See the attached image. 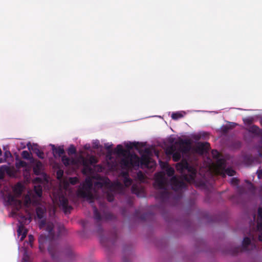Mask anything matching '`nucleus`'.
<instances>
[{
	"label": "nucleus",
	"instance_id": "nucleus-31",
	"mask_svg": "<svg viewBox=\"0 0 262 262\" xmlns=\"http://www.w3.org/2000/svg\"><path fill=\"white\" fill-rule=\"evenodd\" d=\"M166 174L168 177H173L174 173V170L171 167H167L166 170Z\"/></svg>",
	"mask_w": 262,
	"mask_h": 262
},
{
	"label": "nucleus",
	"instance_id": "nucleus-54",
	"mask_svg": "<svg viewBox=\"0 0 262 262\" xmlns=\"http://www.w3.org/2000/svg\"><path fill=\"white\" fill-rule=\"evenodd\" d=\"M258 240L262 242V233L259 234L258 235Z\"/></svg>",
	"mask_w": 262,
	"mask_h": 262
},
{
	"label": "nucleus",
	"instance_id": "nucleus-22",
	"mask_svg": "<svg viewBox=\"0 0 262 262\" xmlns=\"http://www.w3.org/2000/svg\"><path fill=\"white\" fill-rule=\"evenodd\" d=\"M52 146L53 153L54 156L55 154H57L59 156H61L64 153V150L62 147L59 146L58 147H56L54 145H52Z\"/></svg>",
	"mask_w": 262,
	"mask_h": 262
},
{
	"label": "nucleus",
	"instance_id": "nucleus-11",
	"mask_svg": "<svg viewBox=\"0 0 262 262\" xmlns=\"http://www.w3.org/2000/svg\"><path fill=\"white\" fill-rule=\"evenodd\" d=\"M170 183L171 188L175 191L181 190L186 186L185 182L180 181L176 176H173L171 178Z\"/></svg>",
	"mask_w": 262,
	"mask_h": 262
},
{
	"label": "nucleus",
	"instance_id": "nucleus-36",
	"mask_svg": "<svg viewBox=\"0 0 262 262\" xmlns=\"http://www.w3.org/2000/svg\"><path fill=\"white\" fill-rule=\"evenodd\" d=\"M112 146L113 145H110L108 143L105 144L104 147L105 149L108 151V154L111 155L112 154Z\"/></svg>",
	"mask_w": 262,
	"mask_h": 262
},
{
	"label": "nucleus",
	"instance_id": "nucleus-53",
	"mask_svg": "<svg viewBox=\"0 0 262 262\" xmlns=\"http://www.w3.org/2000/svg\"><path fill=\"white\" fill-rule=\"evenodd\" d=\"M4 177V171L0 170V179H3Z\"/></svg>",
	"mask_w": 262,
	"mask_h": 262
},
{
	"label": "nucleus",
	"instance_id": "nucleus-64",
	"mask_svg": "<svg viewBox=\"0 0 262 262\" xmlns=\"http://www.w3.org/2000/svg\"><path fill=\"white\" fill-rule=\"evenodd\" d=\"M2 154V151L1 149L0 148V156H1Z\"/></svg>",
	"mask_w": 262,
	"mask_h": 262
},
{
	"label": "nucleus",
	"instance_id": "nucleus-24",
	"mask_svg": "<svg viewBox=\"0 0 262 262\" xmlns=\"http://www.w3.org/2000/svg\"><path fill=\"white\" fill-rule=\"evenodd\" d=\"M123 183L126 187H129L132 184V180L128 177L127 173H124Z\"/></svg>",
	"mask_w": 262,
	"mask_h": 262
},
{
	"label": "nucleus",
	"instance_id": "nucleus-27",
	"mask_svg": "<svg viewBox=\"0 0 262 262\" xmlns=\"http://www.w3.org/2000/svg\"><path fill=\"white\" fill-rule=\"evenodd\" d=\"M61 161L63 164L66 166L70 165L72 163L71 159L66 156H63L62 157Z\"/></svg>",
	"mask_w": 262,
	"mask_h": 262
},
{
	"label": "nucleus",
	"instance_id": "nucleus-28",
	"mask_svg": "<svg viewBox=\"0 0 262 262\" xmlns=\"http://www.w3.org/2000/svg\"><path fill=\"white\" fill-rule=\"evenodd\" d=\"M212 155L213 159H216V162L219 160L222 159L220 158L221 154L217 150H212Z\"/></svg>",
	"mask_w": 262,
	"mask_h": 262
},
{
	"label": "nucleus",
	"instance_id": "nucleus-38",
	"mask_svg": "<svg viewBox=\"0 0 262 262\" xmlns=\"http://www.w3.org/2000/svg\"><path fill=\"white\" fill-rule=\"evenodd\" d=\"M106 198L108 202H112L114 200V196L111 192H108L106 194Z\"/></svg>",
	"mask_w": 262,
	"mask_h": 262
},
{
	"label": "nucleus",
	"instance_id": "nucleus-5",
	"mask_svg": "<svg viewBox=\"0 0 262 262\" xmlns=\"http://www.w3.org/2000/svg\"><path fill=\"white\" fill-rule=\"evenodd\" d=\"M226 160L221 159L216 161L215 164V170L217 174L222 177H226V174L229 176H233L235 174V171L231 168H226Z\"/></svg>",
	"mask_w": 262,
	"mask_h": 262
},
{
	"label": "nucleus",
	"instance_id": "nucleus-14",
	"mask_svg": "<svg viewBox=\"0 0 262 262\" xmlns=\"http://www.w3.org/2000/svg\"><path fill=\"white\" fill-rule=\"evenodd\" d=\"M169 192L165 189L162 191H160L156 194V198L159 199L161 202H166L169 198Z\"/></svg>",
	"mask_w": 262,
	"mask_h": 262
},
{
	"label": "nucleus",
	"instance_id": "nucleus-62",
	"mask_svg": "<svg viewBox=\"0 0 262 262\" xmlns=\"http://www.w3.org/2000/svg\"><path fill=\"white\" fill-rule=\"evenodd\" d=\"M250 184H251V187H252V189H253V190H254V188L253 185L251 183H250Z\"/></svg>",
	"mask_w": 262,
	"mask_h": 262
},
{
	"label": "nucleus",
	"instance_id": "nucleus-45",
	"mask_svg": "<svg viewBox=\"0 0 262 262\" xmlns=\"http://www.w3.org/2000/svg\"><path fill=\"white\" fill-rule=\"evenodd\" d=\"M175 148L173 146H171L169 148L168 150L167 151V154L168 155H172L175 151Z\"/></svg>",
	"mask_w": 262,
	"mask_h": 262
},
{
	"label": "nucleus",
	"instance_id": "nucleus-21",
	"mask_svg": "<svg viewBox=\"0 0 262 262\" xmlns=\"http://www.w3.org/2000/svg\"><path fill=\"white\" fill-rule=\"evenodd\" d=\"M258 217L257 228L258 230L262 231V207H259L258 209Z\"/></svg>",
	"mask_w": 262,
	"mask_h": 262
},
{
	"label": "nucleus",
	"instance_id": "nucleus-42",
	"mask_svg": "<svg viewBox=\"0 0 262 262\" xmlns=\"http://www.w3.org/2000/svg\"><path fill=\"white\" fill-rule=\"evenodd\" d=\"M238 180L235 178H232L231 179V181H230V183L232 185H237L238 184Z\"/></svg>",
	"mask_w": 262,
	"mask_h": 262
},
{
	"label": "nucleus",
	"instance_id": "nucleus-47",
	"mask_svg": "<svg viewBox=\"0 0 262 262\" xmlns=\"http://www.w3.org/2000/svg\"><path fill=\"white\" fill-rule=\"evenodd\" d=\"M257 174L258 179L262 178V169H258L257 171Z\"/></svg>",
	"mask_w": 262,
	"mask_h": 262
},
{
	"label": "nucleus",
	"instance_id": "nucleus-60",
	"mask_svg": "<svg viewBox=\"0 0 262 262\" xmlns=\"http://www.w3.org/2000/svg\"><path fill=\"white\" fill-rule=\"evenodd\" d=\"M4 160L2 158H0V164L4 162Z\"/></svg>",
	"mask_w": 262,
	"mask_h": 262
},
{
	"label": "nucleus",
	"instance_id": "nucleus-57",
	"mask_svg": "<svg viewBox=\"0 0 262 262\" xmlns=\"http://www.w3.org/2000/svg\"><path fill=\"white\" fill-rule=\"evenodd\" d=\"M45 224V221H42L41 222V223L40 225V227H41L42 225H44Z\"/></svg>",
	"mask_w": 262,
	"mask_h": 262
},
{
	"label": "nucleus",
	"instance_id": "nucleus-16",
	"mask_svg": "<svg viewBox=\"0 0 262 262\" xmlns=\"http://www.w3.org/2000/svg\"><path fill=\"white\" fill-rule=\"evenodd\" d=\"M114 152L118 155H122L123 156V158L126 157L128 153H130L129 151L127 152L126 150H125L122 145L119 144L117 145L116 147L114 149Z\"/></svg>",
	"mask_w": 262,
	"mask_h": 262
},
{
	"label": "nucleus",
	"instance_id": "nucleus-8",
	"mask_svg": "<svg viewBox=\"0 0 262 262\" xmlns=\"http://www.w3.org/2000/svg\"><path fill=\"white\" fill-rule=\"evenodd\" d=\"M31 221V218L30 216H25L24 215H23L21 217L19 220L20 225L18 226L17 229L18 234L19 235H21V237L20 238L21 240H23L26 237L27 234V230L26 229H25L23 224H28L29 223H30Z\"/></svg>",
	"mask_w": 262,
	"mask_h": 262
},
{
	"label": "nucleus",
	"instance_id": "nucleus-32",
	"mask_svg": "<svg viewBox=\"0 0 262 262\" xmlns=\"http://www.w3.org/2000/svg\"><path fill=\"white\" fill-rule=\"evenodd\" d=\"M244 123L246 125H251L253 122L252 117H247L243 119Z\"/></svg>",
	"mask_w": 262,
	"mask_h": 262
},
{
	"label": "nucleus",
	"instance_id": "nucleus-41",
	"mask_svg": "<svg viewBox=\"0 0 262 262\" xmlns=\"http://www.w3.org/2000/svg\"><path fill=\"white\" fill-rule=\"evenodd\" d=\"M258 154L259 157H262V140L261 141L260 145L257 147Z\"/></svg>",
	"mask_w": 262,
	"mask_h": 262
},
{
	"label": "nucleus",
	"instance_id": "nucleus-49",
	"mask_svg": "<svg viewBox=\"0 0 262 262\" xmlns=\"http://www.w3.org/2000/svg\"><path fill=\"white\" fill-rule=\"evenodd\" d=\"M28 237H29V242L30 243V244L31 245L32 243L33 242L34 239V237L32 235H29Z\"/></svg>",
	"mask_w": 262,
	"mask_h": 262
},
{
	"label": "nucleus",
	"instance_id": "nucleus-18",
	"mask_svg": "<svg viewBox=\"0 0 262 262\" xmlns=\"http://www.w3.org/2000/svg\"><path fill=\"white\" fill-rule=\"evenodd\" d=\"M8 202L10 204L16 205L17 206V208H20L21 206V202L20 200H18L16 198L11 194H9L8 196Z\"/></svg>",
	"mask_w": 262,
	"mask_h": 262
},
{
	"label": "nucleus",
	"instance_id": "nucleus-56",
	"mask_svg": "<svg viewBox=\"0 0 262 262\" xmlns=\"http://www.w3.org/2000/svg\"><path fill=\"white\" fill-rule=\"evenodd\" d=\"M147 215V214H144L141 216V219L142 220H145V217Z\"/></svg>",
	"mask_w": 262,
	"mask_h": 262
},
{
	"label": "nucleus",
	"instance_id": "nucleus-40",
	"mask_svg": "<svg viewBox=\"0 0 262 262\" xmlns=\"http://www.w3.org/2000/svg\"><path fill=\"white\" fill-rule=\"evenodd\" d=\"M104 218L106 220H111L114 218V215L111 213H107L104 215Z\"/></svg>",
	"mask_w": 262,
	"mask_h": 262
},
{
	"label": "nucleus",
	"instance_id": "nucleus-39",
	"mask_svg": "<svg viewBox=\"0 0 262 262\" xmlns=\"http://www.w3.org/2000/svg\"><path fill=\"white\" fill-rule=\"evenodd\" d=\"M137 177L139 180H140V181H142L144 179L145 176L142 171H139L137 173Z\"/></svg>",
	"mask_w": 262,
	"mask_h": 262
},
{
	"label": "nucleus",
	"instance_id": "nucleus-20",
	"mask_svg": "<svg viewBox=\"0 0 262 262\" xmlns=\"http://www.w3.org/2000/svg\"><path fill=\"white\" fill-rule=\"evenodd\" d=\"M156 183L158 187L161 189H165L166 182L163 176L160 178H158L156 180Z\"/></svg>",
	"mask_w": 262,
	"mask_h": 262
},
{
	"label": "nucleus",
	"instance_id": "nucleus-7",
	"mask_svg": "<svg viewBox=\"0 0 262 262\" xmlns=\"http://www.w3.org/2000/svg\"><path fill=\"white\" fill-rule=\"evenodd\" d=\"M79 161L83 166V172L85 173L87 170H91V165L97 163V160L94 156H90L89 158H85L83 156H80Z\"/></svg>",
	"mask_w": 262,
	"mask_h": 262
},
{
	"label": "nucleus",
	"instance_id": "nucleus-26",
	"mask_svg": "<svg viewBox=\"0 0 262 262\" xmlns=\"http://www.w3.org/2000/svg\"><path fill=\"white\" fill-rule=\"evenodd\" d=\"M28 164L27 163L23 160H19L15 163V166L17 168L26 167Z\"/></svg>",
	"mask_w": 262,
	"mask_h": 262
},
{
	"label": "nucleus",
	"instance_id": "nucleus-3",
	"mask_svg": "<svg viewBox=\"0 0 262 262\" xmlns=\"http://www.w3.org/2000/svg\"><path fill=\"white\" fill-rule=\"evenodd\" d=\"M176 167L178 171L183 174L184 179L187 182H192L195 180L196 169L194 166L189 165L186 160L183 159L180 162L178 163Z\"/></svg>",
	"mask_w": 262,
	"mask_h": 262
},
{
	"label": "nucleus",
	"instance_id": "nucleus-46",
	"mask_svg": "<svg viewBox=\"0 0 262 262\" xmlns=\"http://www.w3.org/2000/svg\"><path fill=\"white\" fill-rule=\"evenodd\" d=\"M65 231V228L63 227H59L58 236L62 235Z\"/></svg>",
	"mask_w": 262,
	"mask_h": 262
},
{
	"label": "nucleus",
	"instance_id": "nucleus-13",
	"mask_svg": "<svg viewBox=\"0 0 262 262\" xmlns=\"http://www.w3.org/2000/svg\"><path fill=\"white\" fill-rule=\"evenodd\" d=\"M210 148V144L208 142H199L196 145V151L200 154L207 152Z\"/></svg>",
	"mask_w": 262,
	"mask_h": 262
},
{
	"label": "nucleus",
	"instance_id": "nucleus-34",
	"mask_svg": "<svg viewBox=\"0 0 262 262\" xmlns=\"http://www.w3.org/2000/svg\"><path fill=\"white\" fill-rule=\"evenodd\" d=\"M68 152L69 155H73L76 154V149L73 145H71L68 148Z\"/></svg>",
	"mask_w": 262,
	"mask_h": 262
},
{
	"label": "nucleus",
	"instance_id": "nucleus-17",
	"mask_svg": "<svg viewBox=\"0 0 262 262\" xmlns=\"http://www.w3.org/2000/svg\"><path fill=\"white\" fill-rule=\"evenodd\" d=\"M247 130L255 136H260L261 132H262L261 129H260L258 126L255 125H252L250 126Z\"/></svg>",
	"mask_w": 262,
	"mask_h": 262
},
{
	"label": "nucleus",
	"instance_id": "nucleus-23",
	"mask_svg": "<svg viewBox=\"0 0 262 262\" xmlns=\"http://www.w3.org/2000/svg\"><path fill=\"white\" fill-rule=\"evenodd\" d=\"M142 146L141 143L139 142H129V143H127L125 145V147L128 149L130 150L133 149V148H136V149H139L140 147H141Z\"/></svg>",
	"mask_w": 262,
	"mask_h": 262
},
{
	"label": "nucleus",
	"instance_id": "nucleus-55",
	"mask_svg": "<svg viewBox=\"0 0 262 262\" xmlns=\"http://www.w3.org/2000/svg\"><path fill=\"white\" fill-rule=\"evenodd\" d=\"M236 147H237V148H239V147H241V143L240 142H236Z\"/></svg>",
	"mask_w": 262,
	"mask_h": 262
},
{
	"label": "nucleus",
	"instance_id": "nucleus-29",
	"mask_svg": "<svg viewBox=\"0 0 262 262\" xmlns=\"http://www.w3.org/2000/svg\"><path fill=\"white\" fill-rule=\"evenodd\" d=\"M131 191L133 193L136 194L137 195H138L140 192V189L138 186L134 184L132 187Z\"/></svg>",
	"mask_w": 262,
	"mask_h": 262
},
{
	"label": "nucleus",
	"instance_id": "nucleus-63",
	"mask_svg": "<svg viewBox=\"0 0 262 262\" xmlns=\"http://www.w3.org/2000/svg\"><path fill=\"white\" fill-rule=\"evenodd\" d=\"M260 123L261 125H262V118L260 120Z\"/></svg>",
	"mask_w": 262,
	"mask_h": 262
},
{
	"label": "nucleus",
	"instance_id": "nucleus-12",
	"mask_svg": "<svg viewBox=\"0 0 262 262\" xmlns=\"http://www.w3.org/2000/svg\"><path fill=\"white\" fill-rule=\"evenodd\" d=\"M94 218L97 224L98 225V232L100 234L103 230L102 227L99 225V223L102 220V217L96 206L93 207Z\"/></svg>",
	"mask_w": 262,
	"mask_h": 262
},
{
	"label": "nucleus",
	"instance_id": "nucleus-43",
	"mask_svg": "<svg viewBox=\"0 0 262 262\" xmlns=\"http://www.w3.org/2000/svg\"><path fill=\"white\" fill-rule=\"evenodd\" d=\"M57 178L58 179H60L62 178L63 174V171L61 170H59L57 171Z\"/></svg>",
	"mask_w": 262,
	"mask_h": 262
},
{
	"label": "nucleus",
	"instance_id": "nucleus-37",
	"mask_svg": "<svg viewBox=\"0 0 262 262\" xmlns=\"http://www.w3.org/2000/svg\"><path fill=\"white\" fill-rule=\"evenodd\" d=\"M245 161L249 163V164H251L254 162V159L251 156H247L245 158Z\"/></svg>",
	"mask_w": 262,
	"mask_h": 262
},
{
	"label": "nucleus",
	"instance_id": "nucleus-15",
	"mask_svg": "<svg viewBox=\"0 0 262 262\" xmlns=\"http://www.w3.org/2000/svg\"><path fill=\"white\" fill-rule=\"evenodd\" d=\"M43 170V165L41 162L37 161L33 167L34 173L36 176H39L42 174Z\"/></svg>",
	"mask_w": 262,
	"mask_h": 262
},
{
	"label": "nucleus",
	"instance_id": "nucleus-10",
	"mask_svg": "<svg viewBox=\"0 0 262 262\" xmlns=\"http://www.w3.org/2000/svg\"><path fill=\"white\" fill-rule=\"evenodd\" d=\"M59 207L62 209L65 213H70L73 209L72 207L69 204L68 199L63 195L59 197Z\"/></svg>",
	"mask_w": 262,
	"mask_h": 262
},
{
	"label": "nucleus",
	"instance_id": "nucleus-44",
	"mask_svg": "<svg viewBox=\"0 0 262 262\" xmlns=\"http://www.w3.org/2000/svg\"><path fill=\"white\" fill-rule=\"evenodd\" d=\"M70 182L71 184L75 185L78 182V179L76 177L71 178L70 179Z\"/></svg>",
	"mask_w": 262,
	"mask_h": 262
},
{
	"label": "nucleus",
	"instance_id": "nucleus-48",
	"mask_svg": "<svg viewBox=\"0 0 262 262\" xmlns=\"http://www.w3.org/2000/svg\"><path fill=\"white\" fill-rule=\"evenodd\" d=\"M229 128L228 126H223L222 128V130L223 133H226L228 132Z\"/></svg>",
	"mask_w": 262,
	"mask_h": 262
},
{
	"label": "nucleus",
	"instance_id": "nucleus-4",
	"mask_svg": "<svg viewBox=\"0 0 262 262\" xmlns=\"http://www.w3.org/2000/svg\"><path fill=\"white\" fill-rule=\"evenodd\" d=\"M175 144L179 146L180 151H177L173 153L172 160L174 162H178L181 158V152L186 154L190 151L191 143L188 139H180L175 142Z\"/></svg>",
	"mask_w": 262,
	"mask_h": 262
},
{
	"label": "nucleus",
	"instance_id": "nucleus-50",
	"mask_svg": "<svg viewBox=\"0 0 262 262\" xmlns=\"http://www.w3.org/2000/svg\"><path fill=\"white\" fill-rule=\"evenodd\" d=\"M11 156V152L9 151H6L5 152V157L6 158H7L9 156Z\"/></svg>",
	"mask_w": 262,
	"mask_h": 262
},
{
	"label": "nucleus",
	"instance_id": "nucleus-30",
	"mask_svg": "<svg viewBox=\"0 0 262 262\" xmlns=\"http://www.w3.org/2000/svg\"><path fill=\"white\" fill-rule=\"evenodd\" d=\"M34 152L35 153V154L38 156V158L40 159H43L44 158V153L42 151L40 150L38 148H35L34 149Z\"/></svg>",
	"mask_w": 262,
	"mask_h": 262
},
{
	"label": "nucleus",
	"instance_id": "nucleus-52",
	"mask_svg": "<svg viewBox=\"0 0 262 262\" xmlns=\"http://www.w3.org/2000/svg\"><path fill=\"white\" fill-rule=\"evenodd\" d=\"M1 169H3L4 171H5V170H7V169H8V167L6 165H3L1 166Z\"/></svg>",
	"mask_w": 262,
	"mask_h": 262
},
{
	"label": "nucleus",
	"instance_id": "nucleus-35",
	"mask_svg": "<svg viewBox=\"0 0 262 262\" xmlns=\"http://www.w3.org/2000/svg\"><path fill=\"white\" fill-rule=\"evenodd\" d=\"M21 156L24 159L27 160H29L31 158L29 152L27 150H24L22 151Z\"/></svg>",
	"mask_w": 262,
	"mask_h": 262
},
{
	"label": "nucleus",
	"instance_id": "nucleus-61",
	"mask_svg": "<svg viewBox=\"0 0 262 262\" xmlns=\"http://www.w3.org/2000/svg\"><path fill=\"white\" fill-rule=\"evenodd\" d=\"M82 224L83 225V226H85V222L84 221H82Z\"/></svg>",
	"mask_w": 262,
	"mask_h": 262
},
{
	"label": "nucleus",
	"instance_id": "nucleus-6",
	"mask_svg": "<svg viewBox=\"0 0 262 262\" xmlns=\"http://www.w3.org/2000/svg\"><path fill=\"white\" fill-rule=\"evenodd\" d=\"M92 187L93 184L92 181L90 180H86L82 188L78 191V196L92 202L94 199L93 195L91 192Z\"/></svg>",
	"mask_w": 262,
	"mask_h": 262
},
{
	"label": "nucleus",
	"instance_id": "nucleus-25",
	"mask_svg": "<svg viewBox=\"0 0 262 262\" xmlns=\"http://www.w3.org/2000/svg\"><path fill=\"white\" fill-rule=\"evenodd\" d=\"M34 190L36 194L38 196L40 197L42 195V188L40 185H37L34 186Z\"/></svg>",
	"mask_w": 262,
	"mask_h": 262
},
{
	"label": "nucleus",
	"instance_id": "nucleus-33",
	"mask_svg": "<svg viewBox=\"0 0 262 262\" xmlns=\"http://www.w3.org/2000/svg\"><path fill=\"white\" fill-rule=\"evenodd\" d=\"M183 117V115L181 113L179 112L173 113L171 115V118L173 120H177L178 119L182 118Z\"/></svg>",
	"mask_w": 262,
	"mask_h": 262
},
{
	"label": "nucleus",
	"instance_id": "nucleus-1",
	"mask_svg": "<svg viewBox=\"0 0 262 262\" xmlns=\"http://www.w3.org/2000/svg\"><path fill=\"white\" fill-rule=\"evenodd\" d=\"M53 229V224L49 223L46 227L48 232V235L45 234L39 235L38 242L40 251L42 252H44L46 246H47L48 252L54 260H58L63 257H71L73 254L71 248L69 246L63 248L58 244L54 234Z\"/></svg>",
	"mask_w": 262,
	"mask_h": 262
},
{
	"label": "nucleus",
	"instance_id": "nucleus-19",
	"mask_svg": "<svg viewBox=\"0 0 262 262\" xmlns=\"http://www.w3.org/2000/svg\"><path fill=\"white\" fill-rule=\"evenodd\" d=\"M46 212V209L43 206H38L36 208V213L37 217L39 219H41L44 217Z\"/></svg>",
	"mask_w": 262,
	"mask_h": 262
},
{
	"label": "nucleus",
	"instance_id": "nucleus-9",
	"mask_svg": "<svg viewBox=\"0 0 262 262\" xmlns=\"http://www.w3.org/2000/svg\"><path fill=\"white\" fill-rule=\"evenodd\" d=\"M249 246H251L252 249H256L257 247L255 244H251V239L248 237H245L244 238L242 247H238L235 248V252L238 253V252H243L248 251V247Z\"/></svg>",
	"mask_w": 262,
	"mask_h": 262
},
{
	"label": "nucleus",
	"instance_id": "nucleus-58",
	"mask_svg": "<svg viewBox=\"0 0 262 262\" xmlns=\"http://www.w3.org/2000/svg\"><path fill=\"white\" fill-rule=\"evenodd\" d=\"M35 181H38V182H40L41 181V179L39 178H36L35 179Z\"/></svg>",
	"mask_w": 262,
	"mask_h": 262
},
{
	"label": "nucleus",
	"instance_id": "nucleus-59",
	"mask_svg": "<svg viewBox=\"0 0 262 262\" xmlns=\"http://www.w3.org/2000/svg\"><path fill=\"white\" fill-rule=\"evenodd\" d=\"M89 148H90V146L89 145L88 146L87 145H85L84 146V149H88Z\"/></svg>",
	"mask_w": 262,
	"mask_h": 262
},
{
	"label": "nucleus",
	"instance_id": "nucleus-2",
	"mask_svg": "<svg viewBox=\"0 0 262 262\" xmlns=\"http://www.w3.org/2000/svg\"><path fill=\"white\" fill-rule=\"evenodd\" d=\"M150 152L149 149L145 148L141 158L135 154L128 153L126 157L121 160L120 164L127 168L138 167L139 165L148 167L150 161L149 157Z\"/></svg>",
	"mask_w": 262,
	"mask_h": 262
},
{
	"label": "nucleus",
	"instance_id": "nucleus-51",
	"mask_svg": "<svg viewBox=\"0 0 262 262\" xmlns=\"http://www.w3.org/2000/svg\"><path fill=\"white\" fill-rule=\"evenodd\" d=\"M94 147L96 149H98L99 147V143H95L94 145Z\"/></svg>",
	"mask_w": 262,
	"mask_h": 262
}]
</instances>
